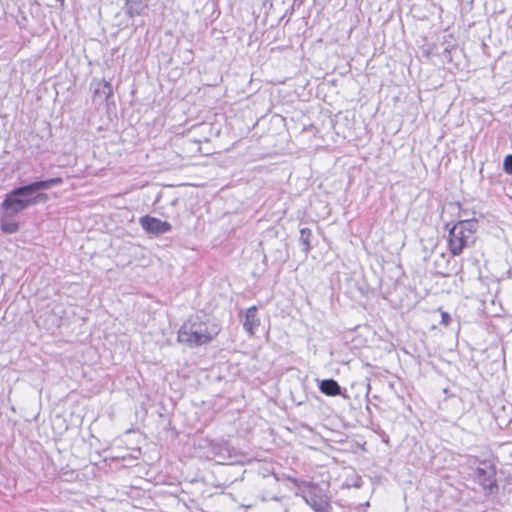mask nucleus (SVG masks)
Instances as JSON below:
<instances>
[{
  "label": "nucleus",
  "mask_w": 512,
  "mask_h": 512,
  "mask_svg": "<svg viewBox=\"0 0 512 512\" xmlns=\"http://www.w3.org/2000/svg\"><path fill=\"white\" fill-rule=\"evenodd\" d=\"M260 320L257 317V308L252 306L247 309L243 327L250 335L254 334V330L259 326Z\"/></svg>",
  "instance_id": "6e6552de"
},
{
  "label": "nucleus",
  "mask_w": 512,
  "mask_h": 512,
  "mask_svg": "<svg viewBox=\"0 0 512 512\" xmlns=\"http://www.w3.org/2000/svg\"><path fill=\"white\" fill-rule=\"evenodd\" d=\"M14 215H5L1 213V229L8 234L16 233L19 229V224L13 219Z\"/></svg>",
  "instance_id": "9d476101"
},
{
  "label": "nucleus",
  "mask_w": 512,
  "mask_h": 512,
  "mask_svg": "<svg viewBox=\"0 0 512 512\" xmlns=\"http://www.w3.org/2000/svg\"><path fill=\"white\" fill-rule=\"evenodd\" d=\"M503 170L507 174L512 175V154L505 156L503 162Z\"/></svg>",
  "instance_id": "f8f14e48"
},
{
  "label": "nucleus",
  "mask_w": 512,
  "mask_h": 512,
  "mask_svg": "<svg viewBox=\"0 0 512 512\" xmlns=\"http://www.w3.org/2000/svg\"><path fill=\"white\" fill-rule=\"evenodd\" d=\"M56 1L60 3V6H61V7H63V6H64L65 0H56Z\"/></svg>",
  "instance_id": "2eb2a0df"
},
{
  "label": "nucleus",
  "mask_w": 512,
  "mask_h": 512,
  "mask_svg": "<svg viewBox=\"0 0 512 512\" xmlns=\"http://www.w3.org/2000/svg\"><path fill=\"white\" fill-rule=\"evenodd\" d=\"M62 183L63 179L61 177H55L17 187L5 195L0 206L1 213L16 215L30 206L46 202L47 194L39 193V191L48 190Z\"/></svg>",
  "instance_id": "f257e3e1"
},
{
  "label": "nucleus",
  "mask_w": 512,
  "mask_h": 512,
  "mask_svg": "<svg viewBox=\"0 0 512 512\" xmlns=\"http://www.w3.org/2000/svg\"><path fill=\"white\" fill-rule=\"evenodd\" d=\"M451 322V316L447 312L441 313V324L448 326Z\"/></svg>",
  "instance_id": "4468645a"
},
{
  "label": "nucleus",
  "mask_w": 512,
  "mask_h": 512,
  "mask_svg": "<svg viewBox=\"0 0 512 512\" xmlns=\"http://www.w3.org/2000/svg\"><path fill=\"white\" fill-rule=\"evenodd\" d=\"M320 391L327 396H337L341 394V387L334 379H324L319 384Z\"/></svg>",
  "instance_id": "1a4fd4ad"
},
{
  "label": "nucleus",
  "mask_w": 512,
  "mask_h": 512,
  "mask_svg": "<svg viewBox=\"0 0 512 512\" xmlns=\"http://www.w3.org/2000/svg\"><path fill=\"white\" fill-rule=\"evenodd\" d=\"M140 225L146 232L154 235H162L172 230V225L169 222L149 215L140 218Z\"/></svg>",
  "instance_id": "39448f33"
},
{
  "label": "nucleus",
  "mask_w": 512,
  "mask_h": 512,
  "mask_svg": "<svg viewBox=\"0 0 512 512\" xmlns=\"http://www.w3.org/2000/svg\"><path fill=\"white\" fill-rule=\"evenodd\" d=\"M220 332V326L213 321H203L199 316L190 317L178 331V341L189 346L210 342Z\"/></svg>",
  "instance_id": "f03ea898"
},
{
  "label": "nucleus",
  "mask_w": 512,
  "mask_h": 512,
  "mask_svg": "<svg viewBox=\"0 0 512 512\" xmlns=\"http://www.w3.org/2000/svg\"><path fill=\"white\" fill-rule=\"evenodd\" d=\"M312 231L309 228H302L300 230V243L303 246V252L307 255L312 249L311 245Z\"/></svg>",
  "instance_id": "9b49d317"
},
{
  "label": "nucleus",
  "mask_w": 512,
  "mask_h": 512,
  "mask_svg": "<svg viewBox=\"0 0 512 512\" xmlns=\"http://www.w3.org/2000/svg\"><path fill=\"white\" fill-rule=\"evenodd\" d=\"M478 229L476 219L459 220L449 230L448 246L453 256L460 255L466 247L475 242V233Z\"/></svg>",
  "instance_id": "7ed1b4c3"
},
{
  "label": "nucleus",
  "mask_w": 512,
  "mask_h": 512,
  "mask_svg": "<svg viewBox=\"0 0 512 512\" xmlns=\"http://www.w3.org/2000/svg\"><path fill=\"white\" fill-rule=\"evenodd\" d=\"M123 10L126 16L134 18L143 16L148 10L150 0H124Z\"/></svg>",
  "instance_id": "0eeeda50"
},
{
  "label": "nucleus",
  "mask_w": 512,
  "mask_h": 512,
  "mask_svg": "<svg viewBox=\"0 0 512 512\" xmlns=\"http://www.w3.org/2000/svg\"><path fill=\"white\" fill-rule=\"evenodd\" d=\"M299 495L314 512H330L329 498L318 485L311 482H303L300 486Z\"/></svg>",
  "instance_id": "20e7f679"
},
{
  "label": "nucleus",
  "mask_w": 512,
  "mask_h": 512,
  "mask_svg": "<svg viewBox=\"0 0 512 512\" xmlns=\"http://www.w3.org/2000/svg\"><path fill=\"white\" fill-rule=\"evenodd\" d=\"M475 479L485 489L496 487L495 471L491 465L483 463V466L476 468Z\"/></svg>",
  "instance_id": "423d86ee"
},
{
  "label": "nucleus",
  "mask_w": 512,
  "mask_h": 512,
  "mask_svg": "<svg viewBox=\"0 0 512 512\" xmlns=\"http://www.w3.org/2000/svg\"><path fill=\"white\" fill-rule=\"evenodd\" d=\"M103 93L106 94L107 97H109L113 94V89H112V85L110 82L104 81Z\"/></svg>",
  "instance_id": "ddd939ff"
}]
</instances>
